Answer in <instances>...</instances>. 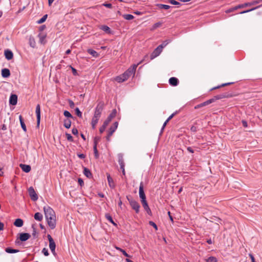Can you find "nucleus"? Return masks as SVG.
Listing matches in <instances>:
<instances>
[{
	"mask_svg": "<svg viewBox=\"0 0 262 262\" xmlns=\"http://www.w3.org/2000/svg\"><path fill=\"white\" fill-rule=\"evenodd\" d=\"M4 54L6 58L8 60L12 59L13 57V54L11 50H5Z\"/></svg>",
	"mask_w": 262,
	"mask_h": 262,
	"instance_id": "nucleus-18",
	"label": "nucleus"
},
{
	"mask_svg": "<svg viewBox=\"0 0 262 262\" xmlns=\"http://www.w3.org/2000/svg\"><path fill=\"white\" fill-rule=\"evenodd\" d=\"M78 182L81 186H82L84 184L83 181L81 178H79L78 179Z\"/></svg>",
	"mask_w": 262,
	"mask_h": 262,
	"instance_id": "nucleus-59",
	"label": "nucleus"
},
{
	"mask_svg": "<svg viewBox=\"0 0 262 262\" xmlns=\"http://www.w3.org/2000/svg\"><path fill=\"white\" fill-rule=\"evenodd\" d=\"M42 253L46 256H48L49 255L48 250L47 248H44L42 250Z\"/></svg>",
	"mask_w": 262,
	"mask_h": 262,
	"instance_id": "nucleus-49",
	"label": "nucleus"
},
{
	"mask_svg": "<svg viewBox=\"0 0 262 262\" xmlns=\"http://www.w3.org/2000/svg\"><path fill=\"white\" fill-rule=\"evenodd\" d=\"M19 122H20V125H21V127L22 128V129H23V130L24 132H26L27 131V128H26V126L25 125V123L24 121V120L23 119V117L21 115H20L19 116Z\"/></svg>",
	"mask_w": 262,
	"mask_h": 262,
	"instance_id": "nucleus-24",
	"label": "nucleus"
},
{
	"mask_svg": "<svg viewBox=\"0 0 262 262\" xmlns=\"http://www.w3.org/2000/svg\"><path fill=\"white\" fill-rule=\"evenodd\" d=\"M63 115L65 117L67 118H72V116L71 114L68 111H64L63 112Z\"/></svg>",
	"mask_w": 262,
	"mask_h": 262,
	"instance_id": "nucleus-46",
	"label": "nucleus"
},
{
	"mask_svg": "<svg viewBox=\"0 0 262 262\" xmlns=\"http://www.w3.org/2000/svg\"><path fill=\"white\" fill-rule=\"evenodd\" d=\"M35 113L37 117V126H39L40 122V107L39 104L36 105Z\"/></svg>",
	"mask_w": 262,
	"mask_h": 262,
	"instance_id": "nucleus-11",
	"label": "nucleus"
},
{
	"mask_svg": "<svg viewBox=\"0 0 262 262\" xmlns=\"http://www.w3.org/2000/svg\"><path fill=\"white\" fill-rule=\"evenodd\" d=\"M121 252L122 253V254L126 257H130V256L125 252V250H121Z\"/></svg>",
	"mask_w": 262,
	"mask_h": 262,
	"instance_id": "nucleus-64",
	"label": "nucleus"
},
{
	"mask_svg": "<svg viewBox=\"0 0 262 262\" xmlns=\"http://www.w3.org/2000/svg\"><path fill=\"white\" fill-rule=\"evenodd\" d=\"M141 203L145 210L147 212V213L148 214H150L151 213V212L148 205L146 200L142 201Z\"/></svg>",
	"mask_w": 262,
	"mask_h": 262,
	"instance_id": "nucleus-14",
	"label": "nucleus"
},
{
	"mask_svg": "<svg viewBox=\"0 0 262 262\" xmlns=\"http://www.w3.org/2000/svg\"><path fill=\"white\" fill-rule=\"evenodd\" d=\"M252 5V3H247L243 4H240L237 6V9L243 8L248 6H250Z\"/></svg>",
	"mask_w": 262,
	"mask_h": 262,
	"instance_id": "nucleus-33",
	"label": "nucleus"
},
{
	"mask_svg": "<svg viewBox=\"0 0 262 262\" xmlns=\"http://www.w3.org/2000/svg\"><path fill=\"white\" fill-rule=\"evenodd\" d=\"M162 51V50H154V51L150 56V60L154 59V58L160 55Z\"/></svg>",
	"mask_w": 262,
	"mask_h": 262,
	"instance_id": "nucleus-19",
	"label": "nucleus"
},
{
	"mask_svg": "<svg viewBox=\"0 0 262 262\" xmlns=\"http://www.w3.org/2000/svg\"><path fill=\"white\" fill-rule=\"evenodd\" d=\"M233 82H228V83H223L220 85H219V86H215V87H214L213 88H212L210 91H212V90H215L216 89H219L221 87H222V86H226V85H230L231 84H232Z\"/></svg>",
	"mask_w": 262,
	"mask_h": 262,
	"instance_id": "nucleus-37",
	"label": "nucleus"
},
{
	"mask_svg": "<svg viewBox=\"0 0 262 262\" xmlns=\"http://www.w3.org/2000/svg\"><path fill=\"white\" fill-rule=\"evenodd\" d=\"M31 235L29 233H21L19 235V239L21 242H25L27 241L30 237Z\"/></svg>",
	"mask_w": 262,
	"mask_h": 262,
	"instance_id": "nucleus-13",
	"label": "nucleus"
},
{
	"mask_svg": "<svg viewBox=\"0 0 262 262\" xmlns=\"http://www.w3.org/2000/svg\"><path fill=\"white\" fill-rule=\"evenodd\" d=\"M157 6L160 9H164L166 10H167L170 8V6L167 5H164V4H158Z\"/></svg>",
	"mask_w": 262,
	"mask_h": 262,
	"instance_id": "nucleus-36",
	"label": "nucleus"
},
{
	"mask_svg": "<svg viewBox=\"0 0 262 262\" xmlns=\"http://www.w3.org/2000/svg\"><path fill=\"white\" fill-rule=\"evenodd\" d=\"M47 18V15H45L40 19L37 21L38 24H42L46 21Z\"/></svg>",
	"mask_w": 262,
	"mask_h": 262,
	"instance_id": "nucleus-41",
	"label": "nucleus"
},
{
	"mask_svg": "<svg viewBox=\"0 0 262 262\" xmlns=\"http://www.w3.org/2000/svg\"><path fill=\"white\" fill-rule=\"evenodd\" d=\"M34 219L37 221H41L43 219V215L39 212H36L34 214Z\"/></svg>",
	"mask_w": 262,
	"mask_h": 262,
	"instance_id": "nucleus-25",
	"label": "nucleus"
},
{
	"mask_svg": "<svg viewBox=\"0 0 262 262\" xmlns=\"http://www.w3.org/2000/svg\"><path fill=\"white\" fill-rule=\"evenodd\" d=\"M66 136L67 137V140L69 141H71V142L73 141V137L71 135V134H70L69 133H66Z\"/></svg>",
	"mask_w": 262,
	"mask_h": 262,
	"instance_id": "nucleus-48",
	"label": "nucleus"
},
{
	"mask_svg": "<svg viewBox=\"0 0 262 262\" xmlns=\"http://www.w3.org/2000/svg\"><path fill=\"white\" fill-rule=\"evenodd\" d=\"M24 222L21 219H17L14 222V225L17 227H21L23 225Z\"/></svg>",
	"mask_w": 262,
	"mask_h": 262,
	"instance_id": "nucleus-21",
	"label": "nucleus"
},
{
	"mask_svg": "<svg viewBox=\"0 0 262 262\" xmlns=\"http://www.w3.org/2000/svg\"><path fill=\"white\" fill-rule=\"evenodd\" d=\"M28 192L33 201H35L38 199V195L32 187H29L28 189Z\"/></svg>",
	"mask_w": 262,
	"mask_h": 262,
	"instance_id": "nucleus-9",
	"label": "nucleus"
},
{
	"mask_svg": "<svg viewBox=\"0 0 262 262\" xmlns=\"http://www.w3.org/2000/svg\"><path fill=\"white\" fill-rule=\"evenodd\" d=\"M100 29L107 33H110V32H111L110 28L107 26H105V25L101 26L100 27Z\"/></svg>",
	"mask_w": 262,
	"mask_h": 262,
	"instance_id": "nucleus-32",
	"label": "nucleus"
},
{
	"mask_svg": "<svg viewBox=\"0 0 262 262\" xmlns=\"http://www.w3.org/2000/svg\"><path fill=\"white\" fill-rule=\"evenodd\" d=\"M46 34L44 33H40L38 35L39 42L42 44H45L46 42Z\"/></svg>",
	"mask_w": 262,
	"mask_h": 262,
	"instance_id": "nucleus-20",
	"label": "nucleus"
},
{
	"mask_svg": "<svg viewBox=\"0 0 262 262\" xmlns=\"http://www.w3.org/2000/svg\"><path fill=\"white\" fill-rule=\"evenodd\" d=\"M149 224L152 226L156 230H158V227L157 225L152 221H149Z\"/></svg>",
	"mask_w": 262,
	"mask_h": 262,
	"instance_id": "nucleus-50",
	"label": "nucleus"
},
{
	"mask_svg": "<svg viewBox=\"0 0 262 262\" xmlns=\"http://www.w3.org/2000/svg\"><path fill=\"white\" fill-rule=\"evenodd\" d=\"M17 103V96L15 94H11L9 98V103L12 105H15Z\"/></svg>",
	"mask_w": 262,
	"mask_h": 262,
	"instance_id": "nucleus-12",
	"label": "nucleus"
},
{
	"mask_svg": "<svg viewBox=\"0 0 262 262\" xmlns=\"http://www.w3.org/2000/svg\"><path fill=\"white\" fill-rule=\"evenodd\" d=\"M169 43L168 40H165L163 41L161 45H159L156 49H163Z\"/></svg>",
	"mask_w": 262,
	"mask_h": 262,
	"instance_id": "nucleus-31",
	"label": "nucleus"
},
{
	"mask_svg": "<svg viewBox=\"0 0 262 262\" xmlns=\"http://www.w3.org/2000/svg\"><path fill=\"white\" fill-rule=\"evenodd\" d=\"M75 113H76V115H77L79 117H82V113L81 112V111H80V110L79 109V108L76 107V108L75 109Z\"/></svg>",
	"mask_w": 262,
	"mask_h": 262,
	"instance_id": "nucleus-44",
	"label": "nucleus"
},
{
	"mask_svg": "<svg viewBox=\"0 0 262 262\" xmlns=\"http://www.w3.org/2000/svg\"><path fill=\"white\" fill-rule=\"evenodd\" d=\"M72 134L74 135H77L78 134V129L76 128H73L72 129Z\"/></svg>",
	"mask_w": 262,
	"mask_h": 262,
	"instance_id": "nucleus-53",
	"label": "nucleus"
},
{
	"mask_svg": "<svg viewBox=\"0 0 262 262\" xmlns=\"http://www.w3.org/2000/svg\"><path fill=\"white\" fill-rule=\"evenodd\" d=\"M64 126L67 128H70L71 126V121L69 119H66L64 120Z\"/></svg>",
	"mask_w": 262,
	"mask_h": 262,
	"instance_id": "nucleus-29",
	"label": "nucleus"
},
{
	"mask_svg": "<svg viewBox=\"0 0 262 262\" xmlns=\"http://www.w3.org/2000/svg\"><path fill=\"white\" fill-rule=\"evenodd\" d=\"M168 2L172 5H180V3L175 0H169Z\"/></svg>",
	"mask_w": 262,
	"mask_h": 262,
	"instance_id": "nucleus-51",
	"label": "nucleus"
},
{
	"mask_svg": "<svg viewBox=\"0 0 262 262\" xmlns=\"http://www.w3.org/2000/svg\"><path fill=\"white\" fill-rule=\"evenodd\" d=\"M121 76L122 77V78L124 79V81L129 78L127 76V73H125V72L121 74Z\"/></svg>",
	"mask_w": 262,
	"mask_h": 262,
	"instance_id": "nucleus-54",
	"label": "nucleus"
},
{
	"mask_svg": "<svg viewBox=\"0 0 262 262\" xmlns=\"http://www.w3.org/2000/svg\"><path fill=\"white\" fill-rule=\"evenodd\" d=\"M70 68H71L72 69V73H73V74L75 76H77L78 75V73L77 72V70L74 68L73 67H72V66H70Z\"/></svg>",
	"mask_w": 262,
	"mask_h": 262,
	"instance_id": "nucleus-52",
	"label": "nucleus"
},
{
	"mask_svg": "<svg viewBox=\"0 0 262 262\" xmlns=\"http://www.w3.org/2000/svg\"><path fill=\"white\" fill-rule=\"evenodd\" d=\"M105 217L112 224H113L114 225H116V224L114 223L112 216L109 214H106Z\"/></svg>",
	"mask_w": 262,
	"mask_h": 262,
	"instance_id": "nucleus-39",
	"label": "nucleus"
},
{
	"mask_svg": "<svg viewBox=\"0 0 262 262\" xmlns=\"http://www.w3.org/2000/svg\"><path fill=\"white\" fill-rule=\"evenodd\" d=\"M1 129H2L3 130H7V127L6 126V124H3L1 125Z\"/></svg>",
	"mask_w": 262,
	"mask_h": 262,
	"instance_id": "nucleus-61",
	"label": "nucleus"
},
{
	"mask_svg": "<svg viewBox=\"0 0 262 262\" xmlns=\"http://www.w3.org/2000/svg\"><path fill=\"white\" fill-rule=\"evenodd\" d=\"M103 6L107 7V8H112V5L111 4H108V3H104L103 4Z\"/></svg>",
	"mask_w": 262,
	"mask_h": 262,
	"instance_id": "nucleus-58",
	"label": "nucleus"
},
{
	"mask_svg": "<svg viewBox=\"0 0 262 262\" xmlns=\"http://www.w3.org/2000/svg\"><path fill=\"white\" fill-rule=\"evenodd\" d=\"M29 42L32 48H35V42L34 38H30L29 40Z\"/></svg>",
	"mask_w": 262,
	"mask_h": 262,
	"instance_id": "nucleus-47",
	"label": "nucleus"
},
{
	"mask_svg": "<svg viewBox=\"0 0 262 262\" xmlns=\"http://www.w3.org/2000/svg\"><path fill=\"white\" fill-rule=\"evenodd\" d=\"M215 101V99H214V97L210 99H209L208 100H207V102H208V104L214 102Z\"/></svg>",
	"mask_w": 262,
	"mask_h": 262,
	"instance_id": "nucleus-63",
	"label": "nucleus"
},
{
	"mask_svg": "<svg viewBox=\"0 0 262 262\" xmlns=\"http://www.w3.org/2000/svg\"><path fill=\"white\" fill-rule=\"evenodd\" d=\"M237 9H237V6H235L234 7L231 8L227 10L226 11V13H229L230 12H233V11L236 10Z\"/></svg>",
	"mask_w": 262,
	"mask_h": 262,
	"instance_id": "nucleus-43",
	"label": "nucleus"
},
{
	"mask_svg": "<svg viewBox=\"0 0 262 262\" xmlns=\"http://www.w3.org/2000/svg\"><path fill=\"white\" fill-rule=\"evenodd\" d=\"M118 163L120 165V168H122L123 167H124L125 165H124L123 157H122V156L121 155H119Z\"/></svg>",
	"mask_w": 262,
	"mask_h": 262,
	"instance_id": "nucleus-30",
	"label": "nucleus"
},
{
	"mask_svg": "<svg viewBox=\"0 0 262 262\" xmlns=\"http://www.w3.org/2000/svg\"><path fill=\"white\" fill-rule=\"evenodd\" d=\"M19 166L23 171L27 173L30 172L31 169V166L29 165L20 164Z\"/></svg>",
	"mask_w": 262,
	"mask_h": 262,
	"instance_id": "nucleus-16",
	"label": "nucleus"
},
{
	"mask_svg": "<svg viewBox=\"0 0 262 262\" xmlns=\"http://www.w3.org/2000/svg\"><path fill=\"white\" fill-rule=\"evenodd\" d=\"M107 179L110 187L111 188H114L115 185L114 184L113 179L111 178L110 174L107 175Z\"/></svg>",
	"mask_w": 262,
	"mask_h": 262,
	"instance_id": "nucleus-22",
	"label": "nucleus"
},
{
	"mask_svg": "<svg viewBox=\"0 0 262 262\" xmlns=\"http://www.w3.org/2000/svg\"><path fill=\"white\" fill-rule=\"evenodd\" d=\"M48 224L51 229H54L56 227V216L52 217H46Z\"/></svg>",
	"mask_w": 262,
	"mask_h": 262,
	"instance_id": "nucleus-6",
	"label": "nucleus"
},
{
	"mask_svg": "<svg viewBox=\"0 0 262 262\" xmlns=\"http://www.w3.org/2000/svg\"><path fill=\"white\" fill-rule=\"evenodd\" d=\"M115 80L116 81H117L119 83H121V82L124 81V79L122 78L121 75L116 77L115 78Z\"/></svg>",
	"mask_w": 262,
	"mask_h": 262,
	"instance_id": "nucleus-42",
	"label": "nucleus"
},
{
	"mask_svg": "<svg viewBox=\"0 0 262 262\" xmlns=\"http://www.w3.org/2000/svg\"><path fill=\"white\" fill-rule=\"evenodd\" d=\"M144 184L143 182H141L139 186V194L141 199V201L146 200V195L145 194L144 189Z\"/></svg>",
	"mask_w": 262,
	"mask_h": 262,
	"instance_id": "nucleus-8",
	"label": "nucleus"
},
{
	"mask_svg": "<svg viewBox=\"0 0 262 262\" xmlns=\"http://www.w3.org/2000/svg\"><path fill=\"white\" fill-rule=\"evenodd\" d=\"M99 118L93 117L92 119L91 125L93 129H95L98 122Z\"/></svg>",
	"mask_w": 262,
	"mask_h": 262,
	"instance_id": "nucleus-26",
	"label": "nucleus"
},
{
	"mask_svg": "<svg viewBox=\"0 0 262 262\" xmlns=\"http://www.w3.org/2000/svg\"><path fill=\"white\" fill-rule=\"evenodd\" d=\"M203 106H204V105H203V103H200L199 104H198L196 106H195L194 108L195 109H198V108H199L202 107Z\"/></svg>",
	"mask_w": 262,
	"mask_h": 262,
	"instance_id": "nucleus-62",
	"label": "nucleus"
},
{
	"mask_svg": "<svg viewBox=\"0 0 262 262\" xmlns=\"http://www.w3.org/2000/svg\"><path fill=\"white\" fill-rule=\"evenodd\" d=\"M228 95L226 93H223L219 95H217L214 97V99L215 100L221 99L227 97Z\"/></svg>",
	"mask_w": 262,
	"mask_h": 262,
	"instance_id": "nucleus-27",
	"label": "nucleus"
},
{
	"mask_svg": "<svg viewBox=\"0 0 262 262\" xmlns=\"http://www.w3.org/2000/svg\"><path fill=\"white\" fill-rule=\"evenodd\" d=\"M83 174L85 177L88 178H91L92 177V174L91 171L87 168L84 167L83 169Z\"/></svg>",
	"mask_w": 262,
	"mask_h": 262,
	"instance_id": "nucleus-23",
	"label": "nucleus"
},
{
	"mask_svg": "<svg viewBox=\"0 0 262 262\" xmlns=\"http://www.w3.org/2000/svg\"><path fill=\"white\" fill-rule=\"evenodd\" d=\"M118 125V122H115L114 123L113 126H111V127L110 128L109 133L106 137L107 140H109V138L113 135V134L115 132V130L117 128Z\"/></svg>",
	"mask_w": 262,
	"mask_h": 262,
	"instance_id": "nucleus-10",
	"label": "nucleus"
},
{
	"mask_svg": "<svg viewBox=\"0 0 262 262\" xmlns=\"http://www.w3.org/2000/svg\"><path fill=\"white\" fill-rule=\"evenodd\" d=\"M10 75V72L8 69L5 68L2 70V76L3 78H8Z\"/></svg>",
	"mask_w": 262,
	"mask_h": 262,
	"instance_id": "nucleus-17",
	"label": "nucleus"
},
{
	"mask_svg": "<svg viewBox=\"0 0 262 262\" xmlns=\"http://www.w3.org/2000/svg\"><path fill=\"white\" fill-rule=\"evenodd\" d=\"M103 108V104L99 103L95 108L94 116L95 118H100Z\"/></svg>",
	"mask_w": 262,
	"mask_h": 262,
	"instance_id": "nucleus-4",
	"label": "nucleus"
},
{
	"mask_svg": "<svg viewBox=\"0 0 262 262\" xmlns=\"http://www.w3.org/2000/svg\"><path fill=\"white\" fill-rule=\"evenodd\" d=\"M169 83L172 86H177L179 83V80L176 77H171L169 79Z\"/></svg>",
	"mask_w": 262,
	"mask_h": 262,
	"instance_id": "nucleus-15",
	"label": "nucleus"
},
{
	"mask_svg": "<svg viewBox=\"0 0 262 262\" xmlns=\"http://www.w3.org/2000/svg\"><path fill=\"white\" fill-rule=\"evenodd\" d=\"M93 148H94L95 157L96 158H98L99 155H98V150L97 149V142H96V140L94 142V145Z\"/></svg>",
	"mask_w": 262,
	"mask_h": 262,
	"instance_id": "nucleus-34",
	"label": "nucleus"
},
{
	"mask_svg": "<svg viewBox=\"0 0 262 262\" xmlns=\"http://www.w3.org/2000/svg\"><path fill=\"white\" fill-rule=\"evenodd\" d=\"M207 262H216L217 261V258L213 256H210L208 258V259L206 260Z\"/></svg>",
	"mask_w": 262,
	"mask_h": 262,
	"instance_id": "nucleus-40",
	"label": "nucleus"
},
{
	"mask_svg": "<svg viewBox=\"0 0 262 262\" xmlns=\"http://www.w3.org/2000/svg\"><path fill=\"white\" fill-rule=\"evenodd\" d=\"M121 76L122 77V78L124 79V81L129 78L127 76V73H125V72L121 74Z\"/></svg>",
	"mask_w": 262,
	"mask_h": 262,
	"instance_id": "nucleus-55",
	"label": "nucleus"
},
{
	"mask_svg": "<svg viewBox=\"0 0 262 262\" xmlns=\"http://www.w3.org/2000/svg\"><path fill=\"white\" fill-rule=\"evenodd\" d=\"M47 237H48V239L49 242V248H50L52 253H53V254L55 255H56V252H55L56 244H55V243L54 239H53V238L52 237V236H51V235L48 234L47 235Z\"/></svg>",
	"mask_w": 262,
	"mask_h": 262,
	"instance_id": "nucleus-5",
	"label": "nucleus"
},
{
	"mask_svg": "<svg viewBox=\"0 0 262 262\" xmlns=\"http://www.w3.org/2000/svg\"><path fill=\"white\" fill-rule=\"evenodd\" d=\"M5 251L8 253H16L18 252L19 251L17 249H13L10 247L6 248Z\"/></svg>",
	"mask_w": 262,
	"mask_h": 262,
	"instance_id": "nucleus-28",
	"label": "nucleus"
},
{
	"mask_svg": "<svg viewBox=\"0 0 262 262\" xmlns=\"http://www.w3.org/2000/svg\"><path fill=\"white\" fill-rule=\"evenodd\" d=\"M242 123L243 126H244L245 127H247L248 126V123L246 120H243L242 121Z\"/></svg>",
	"mask_w": 262,
	"mask_h": 262,
	"instance_id": "nucleus-60",
	"label": "nucleus"
},
{
	"mask_svg": "<svg viewBox=\"0 0 262 262\" xmlns=\"http://www.w3.org/2000/svg\"><path fill=\"white\" fill-rule=\"evenodd\" d=\"M162 24V23L161 22H158V23L155 24L152 26V29L154 30L157 28L161 27Z\"/></svg>",
	"mask_w": 262,
	"mask_h": 262,
	"instance_id": "nucleus-45",
	"label": "nucleus"
},
{
	"mask_svg": "<svg viewBox=\"0 0 262 262\" xmlns=\"http://www.w3.org/2000/svg\"><path fill=\"white\" fill-rule=\"evenodd\" d=\"M138 64L139 63L133 64L125 72V73H127L128 77H130L132 75H134Z\"/></svg>",
	"mask_w": 262,
	"mask_h": 262,
	"instance_id": "nucleus-7",
	"label": "nucleus"
},
{
	"mask_svg": "<svg viewBox=\"0 0 262 262\" xmlns=\"http://www.w3.org/2000/svg\"><path fill=\"white\" fill-rule=\"evenodd\" d=\"M88 53L94 57H97L99 54L95 50H88Z\"/></svg>",
	"mask_w": 262,
	"mask_h": 262,
	"instance_id": "nucleus-35",
	"label": "nucleus"
},
{
	"mask_svg": "<svg viewBox=\"0 0 262 262\" xmlns=\"http://www.w3.org/2000/svg\"><path fill=\"white\" fill-rule=\"evenodd\" d=\"M127 199L132 209H134L136 211V212L138 213L139 212L140 209L139 204L134 199L129 198L128 196L127 197Z\"/></svg>",
	"mask_w": 262,
	"mask_h": 262,
	"instance_id": "nucleus-3",
	"label": "nucleus"
},
{
	"mask_svg": "<svg viewBox=\"0 0 262 262\" xmlns=\"http://www.w3.org/2000/svg\"><path fill=\"white\" fill-rule=\"evenodd\" d=\"M32 228L33 229V233H32V235L33 236V237L34 238H36V234H37L36 231V229H35V227H34L33 225H32Z\"/></svg>",
	"mask_w": 262,
	"mask_h": 262,
	"instance_id": "nucleus-56",
	"label": "nucleus"
},
{
	"mask_svg": "<svg viewBox=\"0 0 262 262\" xmlns=\"http://www.w3.org/2000/svg\"><path fill=\"white\" fill-rule=\"evenodd\" d=\"M43 211L45 215V217H55V213L54 210L49 206L43 207Z\"/></svg>",
	"mask_w": 262,
	"mask_h": 262,
	"instance_id": "nucleus-2",
	"label": "nucleus"
},
{
	"mask_svg": "<svg viewBox=\"0 0 262 262\" xmlns=\"http://www.w3.org/2000/svg\"><path fill=\"white\" fill-rule=\"evenodd\" d=\"M117 114V111L116 109H114L112 113L108 116L106 120L103 122V125L100 127L99 132L100 133H102L105 129L106 126L108 125L110 122L114 118Z\"/></svg>",
	"mask_w": 262,
	"mask_h": 262,
	"instance_id": "nucleus-1",
	"label": "nucleus"
},
{
	"mask_svg": "<svg viewBox=\"0 0 262 262\" xmlns=\"http://www.w3.org/2000/svg\"><path fill=\"white\" fill-rule=\"evenodd\" d=\"M123 17L126 20H132L134 18V16L132 14H124Z\"/></svg>",
	"mask_w": 262,
	"mask_h": 262,
	"instance_id": "nucleus-38",
	"label": "nucleus"
},
{
	"mask_svg": "<svg viewBox=\"0 0 262 262\" xmlns=\"http://www.w3.org/2000/svg\"><path fill=\"white\" fill-rule=\"evenodd\" d=\"M256 8H253L252 9H249V10H248L243 11L239 13L240 14H244V13L250 12L251 11H253V10H255Z\"/></svg>",
	"mask_w": 262,
	"mask_h": 262,
	"instance_id": "nucleus-57",
	"label": "nucleus"
}]
</instances>
